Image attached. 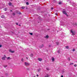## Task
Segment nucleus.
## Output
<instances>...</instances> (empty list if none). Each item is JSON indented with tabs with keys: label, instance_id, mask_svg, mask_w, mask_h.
<instances>
[{
	"label": "nucleus",
	"instance_id": "f257e3e1",
	"mask_svg": "<svg viewBox=\"0 0 77 77\" xmlns=\"http://www.w3.org/2000/svg\"><path fill=\"white\" fill-rule=\"evenodd\" d=\"M71 32L72 33V35H75V32H73L72 30H71Z\"/></svg>",
	"mask_w": 77,
	"mask_h": 77
},
{
	"label": "nucleus",
	"instance_id": "f03ea898",
	"mask_svg": "<svg viewBox=\"0 0 77 77\" xmlns=\"http://www.w3.org/2000/svg\"><path fill=\"white\" fill-rule=\"evenodd\" d=\"M24 64L25 65H26V66H29V65H30V64L29 63H28L26 62L24 63Z\"/></svg>",
	"mask_w": 77,
	"mask_h": 77
},
{
	"label": "nucleus",
	"instance_id": "7ed1b4c3",
	"mask_svg": "<svg viewBox=\"0 0 77 77\" xmlns=\"http://www.w3.org/2000/svg\"><path fill=\"white\" fill-rule=\"evenodd\" d=\"M6 58V56L4 55V57H2V60H5V59Z\"/></svg>",
	"mask_w": 77,
	"mask_h": 77
},
{
	"label": "nucleus",
	"instance_id": "20e7f679",
	"mask_svg": "<svg viewBox=\"0 0 77 77\" xmlns=\"http://www.w3.org/2000/svg\"><path fill=\"white\" fill-rule=\"evenodd\" d=\"M9 51L10 52H11V53H14V51H11V50H9Z\"/></svg>",
	"mask_w": 77,
	"mask_h": 77
},
{
	"label": "nucleus",
	"instance_id": "39448f33",
	"mask_svg": "<svg viewBox=\"0 0 77 77\" xmlns=\"http://www.w3.org/2000/svg\"><path fill=\"white\" fill-rule=\"evenodd\" d=\"M38 60H39V61H40V62H41V61H42V59L38 58Z\"/></svg>",
	"mask_w": 77,
	"mask_h": 77
},
{
	"label": "nucleus",
	"instance_id": "423d86ee",
	"mask_svg": "<svg viewBox=\"0 0 77 77\" xmlns=\"http://www.w3.org/2000/svg\"><path fill=\"white\" fill-rule=\"evenodd\" d=\"M49 77V75H48V74H46V75L45 76V77Z\"/></svg>",
	"mask_w": 77,
	"mask_h": 77
},
{
	"label": "nucleus",
	"instance_id": "0eeeda50",
	"mask_svg": "<svg viewBox=\"0 0 77 77\" xmlns=\"http://www.w3.org/2000/svg\"><path fill=\"white\" fill-rule=\"evenodd\" d=\"M63 14H65V15L66 14V12L65 11H63Z\"/></svg>",
	"mask_w": 77,
	"mask_h": 77
},
{
	"label": "nucleus",
	"instance_id": "6e6552de",
	"mask_svg": "<svg viewBox=\"0 0 77 77\" xmlns=\"http://www.w3.org/2000/svg\"><path fill=\"white\" fill-rule=\"evenodd\" d=\"M44 47V45H42L41 46H40V48H42V47Z\"/></svg>",
	"mask_w": 77,
	"mask_h": 77
},
{
	"label": "nucleus",
	"instance_id": "1a4fd4ad",
	"mask_svg": "<svg viewBox=\"0 0 77 77\" xmlns=\"http://www.w3.org/2000/svg\"><path fill=\"white\" fill-rule=\"evenodd\" d=\"M65 48H66V49H69V46H66Z\"/></svg>",
	"mask_w": 77,
	"mask_h": 77
},
{
	"label": "nucleus",
	"instance_id": "9d476101",
	"mask_svg": "<svg viewBox=\"0 0 77 77\" xmlns=\"http://www.w3.org/2000/svg\"><path fill=\"white\" fill-rule=\"evenodd\" d=\"M8 5H9V6H11V5H12V3H11V2H9L8 3Z\"/></svg>",
	"mask_w": 77,
	"mask_h": 77
},
{
	"label": "nucleus",
	"instance_id": "9b49d317",
	"mask_svg": "<svg viewBox=\"0 0 77 77\" xmlns=\"http://www.w3.org/2000/svg\"><path fill=\"white\" fill-rule=\"evenodd\" d=\"M1 18H5V16L4 15H2L1 16Z\"/></svg>",
	"mask_w": 77,
	"mask_h": 77
},
{
	"label": "nucleus",
	"instance_id": "f8f14e48",
	"mask_svg": "<svg viewBox=\"0 0 77 77\" xmlns=\"http://www.w3.org/2000/svg\"><path fill=\"white\" fill-rule=\"evenodd\" d=\"M45 38H48V35H47L45 37Z\"/></svg>",
	"mask_w": 77,
	"mask_h": 77
},
{
	"label": "nucleus",
	"instance_id": "ddd939ff",
	"mask_svg": "<svg viewBox=\"0 0 77 77\" xmlns=\"http://www.w3.org/2000/svg\"><path fill=\"white\" fill-rule=\"evenodd\" d=\"M4 10H5V11H7V10H8V8H5L4 9Z\"/></svg>",
	"mask_w": 77,
	"mask_h": 77
},
{
	"label": "nucleus",
	"instance_id": "4468645a",
	"mask_svg": "<svg viewBox=\"0 0 77 77\" xmlns=\"http://www.w3.org/2000/svg\"><path fill=\"white\" fill-rule=\"evenodd\" d=\"M7 60H8L9 59H11V58L9 57H7Z\"/></svg>",
	"mask_w": 77,
	"mask_h": 77
},
{
	"label": "nucleus",
	"instance_id": "2eb2a0df",
	"mask_svg": "<svg viewBox=\"0 0 77 77\" xmlns=\"http://www.w3.org/2000/svg\"><path fill=\"white\" fill-rule=\"evenodd\" d=\"M59 42H56V44L57 45H59Z\"/></svg>",
	"mask_w": 77,
	"mask_h": 77
},
{
	"label": "nucleus",
	"instance_id": "dca6fc26",
	"mask_svg": "<svg viewBox=\"0 0 77 77\" xmlns=\"http://www.w3.org/2000/svg\"><path fill=\"white\" fill-rule=\"evenodd\" d=\"M52 61H54V58L52 57Z\"/></svg>",
	"mask_w": 77,
	"mask_h": 77
},
{
	"label": "nucleus",
	"instance_id": "f3484780",
	"mask_svg": "<svg viewBox=\"0 0 77 77\" xmlns=\"http://www.w3.org/2000/svg\"><path fill=\"white\" fill-rule=\"evenodd\" d=\"M73 64H74V63H70V65H73Z\"/></svg>",
	"mask_w": 77,
	"mask_h": 77
},
{
	"label": "nucleus",
	"instance_id": "a211bd4d",
	"mask_svg": "<svg viewBox=\"0 0 77 77\" xmlns=\"http://www.w3.org/2000/svg\"><path fill=\"white\" fill-rule=\"evenodd\" d=\"M26 5H29V2H26Z\"/></svg>",
	"mask_w": 77,
	"mask_h": 77
},
{
	"label": "nucleus",
	"instance_id": "6ab92c4d",
	"mask_svg": "<svg viewBox=\"0 0 77 77\" xmlns=\"http://www.w3.org/2000/svg\"><path fill=\"white\" fill-rule=\"evenodd\" d=\"M7 65H5L4 66V67H5V68H6V67H7Z\"/></svg>",
	"mask_w": 77,
	"mask_h": 77
},
{
	"label": "nucleus",
	"instance_id": "aec40b11",
	"mask_svg": "<svg viewBox=\"0 0 77 77\" xmlns=\"http://www.w3.org/2000/svg\"><path fill=\"white\" fill-rule=\"evenodd\" d=\"M30 35H33V33H29Z\"/></svg>",
	"mask_w": 77,
	"mask_h": 77
},
{
	"label": "nucleus",
	"instance_id": "412c9836",
	"mask_svg": "<svg viewBox=\"0 0 77 77\" xmlns=\"http://www.w3.org/2000/svg\"><path fill=\"white\" fill-rule=\"evenodd\" d=\"M68 60H69H69H71V59H70V58H68Z\"/></svg>",
	"mask_w": 77,
	"mask_h": 77
},
{
	"label": "nucleus",
	"instance_id": "4be33fe9",
	"mask_svg": "<svg viewBox=\"0 0 77 77\" xmlns=\"http://www.w3.org/2000/svg\"><path fill=\"white\" fill-rule=\"evenodd\" d=\"M25 8V7H22V9H24Z\"/></svg>",
	"mask_w": 77,
	"mask_h": 77
},
{
	"label": "nucleus",
	"instance_id": "5701e85b",
	"mask_svg": "<svg viewBox=\"0 0 77 77\" xmlns=\"http://www.w3.org/2000/svg\"><path fill=\"white\" fill-rule=\"evenodd\" d=\"M74 66H75V67H76V66H77V64H75L74 65Z\"/></svg>",
	"mask_w": 77,
	"mask_h": 77
},
{
	"label": "nucleus",
	"instance_id": "b1692460",
	"mask_svg": "<svg viewBox=\"0 0 77 77\" xmlns=\"http://www.w3.org/2000/svg\"><path fill=\"white\" fill-rule=\"evenodd\" d=\"M40 70H41V69H38V70L39 72L40 71Z\"/></svg>",
	"mask_w": 77,
	"mask_h": 77
},
{
	"label": "nucleus",
	"instance_id": "393cba45",
	"mask_svg": "<svg viewBox=\"0 0 77 77\" xmlns=\"http://www.w3.org/2000/svg\"><path fill=\"white\" fill-rule=\"evenodd\" d=\"M13 15H15V13H13Z\"/></svg>",
	"mask_w": 77,
	"mask_h": 77
},
{
	"label": "nucleus",
	"instance_id": "a878e982",
	"mask_svg": "<svg viewBox=\"0 0 77 77\" xmlns=\"http://www.w3.org/2000/svg\"><path fill=\"white\" fill-rule=\"evenodd\" d=\"M31 56H33V54H31Z\"/></svg>",
	"mask_w": 77,
	"mask_h": 77
},
{
	"label": "nucleus",
	"instance_id": "bb28decb",
	"mask_svg": "<svg viewBox=\"0 0 77 77\" xmlns=\"http://www.w3.org/2000/svg\"><path fill=\"white\" fill-rule=\"evenodd\" d=\"M65 15L67 17H68V15L67 14H66Z\"/></svg>",
	"mask_w": 77,
	"mask_h": 77
},
{
	"label": "nucleus",
	"instance_id": "cd10ccee",
	"mask_svg": "<svg viewBox=\"0 0 77 77\" xmlns=\"http://www.w3.org/2000/svg\"><path fill=\"white\" fill-rule=\"evenodd\" d=\"M75 26H77V23H75Z\"/></svg>",
	"mask_w": 77,
	"mask_h": 77
},
{
	"label": "nucleus",
	"instance_id": "c85d7f7f",
	"mask_svg": "<svg viewBox=\"0 0 77 77\" xmlns=\"http://www.w3.org/2000/svg\"><path fill=\"white\" fill-rule=\"evenodd\" d=\"M46 69L47 70H49V69L48 68H46Z\"/></svg>",
	"mask_w": 77,
	"mask_h": 77
},
{
	"label": "nucleus",
	"instance_id": "c756f323",
	"mask_svg": "<svg viewBox=\"0 0 77 77\" xmlns=\"http://www.w3.org/2000/svg\"><path fill=\"white\" fill-rule=\"evenodd\" d=\"M59 5H60V4H61V2H59Z\"/></svg>",
	"mask_w": 77,
	"mask_h": 77
},
{
	"label": "nucleus",
	"instance_id": "7c9ffc66",
	"mask_svg": "<svg viewBox=\"0 0 77 77\" xmlns=\"http://www.w3.org/2000/svg\"><path fill=\"white\" fill-rule=\"evenodd\" d=\"M23 60H24V59L23 58H22L21 59V61H23Z\"/></svg>",
	"mask_w": 77,
	"mask_h": 77
},
{
	"label": "nucleus",
	"instance_id": "2f4dec72",
	"mask_svg": "<svg viewBox=\"0 0 77 77\" xmlns=\"http://www.w3.org/2000/svg\"><path fill=\"white\" fill-rule=\"evenodd\" d=\"M75 51V49H73L72 51Z\"/></svg>",
	"mask_w": 77,
	"mask_h": 77
},
{
	"label": "nucleus",
	"instance_id": "473e14b6",
	"mask_svg": "<svg viewBox=\"0 0 77 77\" xmlns=\"http://www.w3.org/2000/svg\"><path fill=\"white\" fill-rule=\"evenodd\" d=\"M58 53H60V51H58Z\"/></svg>",
	"mask_w": 77,
	"mask_h": 77
},
{
	"label": "nucleus",
	"instance_id": "72a5a7b5",
	"mask_svg": "<svg viewBox=\"0 0 77 77\" xmlns=\"http://www.w3.org/2000/svg\"><path fill=\"white\" fill-rule=\"evenodd\" d=\"M2 47V45H0V48Z\"/></svg>",
	"mask_w": 77,
	"mask_h": 77
},
{
	"label": "nucleus",
	"instance_id": "f704fd0d",
	"mask_svg": "<svg viewBox=\"0 0 77 77\" xmlns=\"http://www.w3.org/2000/svg\"><path fill=\"white\" fill-rule=\"evenodd\" d=\"M57 13H55L56 15H57Z\"/></svg>",
	"mask_w": 77,
	"mask_h": 77
},
{
	"label": "nucleus",
	"instance_id": "c9c22d12",
	"mask_svg": "<svg viewBox=\"0 0 77 77\" xmlns=\"http://www.w3.org/2000/svg\"><path fill=\"white\" fill-rule=\"evenodd\" d=\"M51 10L53 9V7H52V8H51Z\"/></svg>",
	"mask_w": 77,
	"mask_h": 77
},
{
	"label": "nucleus",
	"instance_id": "e433bc0d",
	"mask_svg": "<svg viewBox=\"0 0 77 77\" xmlns=\"http://www.w3.org/2000/svg\"><path fill=\"white\" fill-rule=\"evenodd\" d=\"M16 24H17V25H18V23H16Z\"/></svg>",
	"mask_w": 77,
	"mask_h": 77
},
{
	"label": "nucleus",
	"instance_id": "4c0bfd02",
	"mask_svg": "<svg viewBox=\"0 0 77 77\" xmlns=\"http://www.w3.org/2000/svg\"><path fill=\"white\" fill-rule=\"evenodd\" d=\"M19 14H21V13H19Z\"/></svg>",
	"mask_w": 77,
	"mask_h": 77
},
{
	"label": "nucleus",
	"instance_id": "58836bf2",
	"mask_svg": "<svg viewBox=\"0 0 77 77\" xmlns=\"http://www.w3.org/2000/svg\"><path fill=\"white\" fill-rule=\"evenodd\" d=\"M26 59H28V58L27 57H26Z\"/></svg>",
	"mask_w": 77,
	"mask_h": 77
},
{
	"label": "nucleus",
	"instance_id": "ea45409f",
	"mask_svg": "<svg viewBox=\"0 0 77 77\" xmlns=\"http://www.w3.org/2000/svg\"><path fill=\"white\" fill-rule=\"evenodd\" d=\"M37 77H38V76H39V75H37Z\"/></svg>",
	"mask_w": 77,
	"mask_h": 77
},
{
	"label": "nucleus",
	"instance_id": "a19ab883",
	"mask_svg": "<svg viewBox=\"0 0 77 77\" xmlns=\"http://www.w3.org/2000/svg\"><path fill=\"white\" fill-rule=\"evenodd\" d=\"M61 77H63V75H61Z\"/></svg>",
	"mask_w": 77,
	"mask_h": 77
},
{
	"label": "nucleus",
	"instance_id": "79ce46f5",
	"mask_svg": "<svg viewBox=\"0 0 77 77\" xmlns=\"http://www.w3.org/2000/svg\"><path fill=\"white\" fill-rule=\"evenodd\" d=\"M27 69V70H29V69Z\"/></svg>",
	"mask_w": 77,
	"mask_h": 77
},
{
	"label": "nucleus",
	"instance_id": "37998d69",
	"mask_svg": "<svg viewBox=\"0 0 77 77\" xmlns=\"http://www.w3.org/2000/svg\"><path fill=\"white\" fill-rule=\"evenodd\" d=\"M50 30V29H48V30Z\"/></svg>",
	"mask_w": 77,
	"mask_h": 77
},
{
	"label": "nucleus",
	"instance_id": "c03bdc74",
	"mask_svg": "<svg viewBox=\"0 0 77 77\" xmlns=\"http://www.w3.org/2000/svg\"><path fill=\"white\" fill-rule=\"evenodd\" d=\"M11 11L12 12V11L11 10Z\"/></svg>",
	"mask_w": 77,
	"mask_h": 77
},
{
	"label": "nucleus",
	"instance_id": "a18cd8bd",
	"mask_svg": "<svg viewBox=\"0 0 77 77\" xmlns=\"http://www.w3.org/2000/svg\"><path fill=\"white\" fill-rule=\"evenodd\" d=\"M19 26H21V25H19Z\"/></svg>",
	"mask_w": 77,
	"mask_h": 77
},
{
	"label": "nucleus",
	"instance_id": "49530a36",
	"mask_svg": "<svg viewBox=\"0 0 77 77\" xmlns=\"http://www.w3.org/2000/svg\"><path fill=\"white\" fill-rule=\"evenodd\" d=\"M2 77H3V76H2Z\"/></svg>",
	"mask_w": 77,
	"mask_h": 77
},
{
	"label": "nucleus",
	"instance_id": "de8ad7c7",
	"mask_svg": "<svg viewBox=\"0 0 77 77\" xmlns=\"http://www.w3.org/2000/svg\"><path fill=\"white\" fill-rule=\"evenodd\" d=\"M27 1L28 0H26Z\"/></svg>",
	"mask_w": 77,
	"mask_h": 77
}]
</instances>
